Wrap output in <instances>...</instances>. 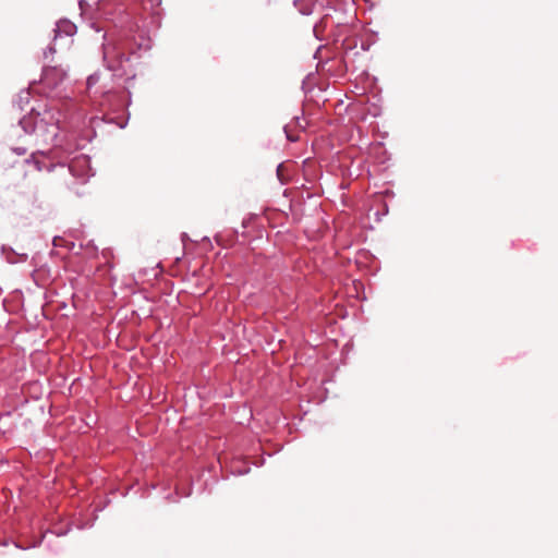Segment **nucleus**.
Segmentation results:
<instances>
[{"instance_id": "20e7f679", "label": "nucleus", "mask_w": 558, "mask_h": 558, "mask_svg": "<svg viewBox=\"0 0 558 558\" xmlns=\"http://www.w3.org/2000/svg\"><path fill=\"white\" fill-rule=\"evenodd\" d=\"M51 128H52V130H51L50 133H51L52 136H54L56 135V126L53 124H51Z\"/></svg>"}, {"instance_id": "f257e3e1", "label": "nucleus", "mask_w": 558, "mask_h": 558, "mask_svg": "<svg viewBox=\"0 0 558 558\" xmlns=\"http://www.w3.org/2000/svg\"><path fill=\"white\" fill-rule=\"evenodd\" d=\"M124 54L114 45H107L104 49V58L108 63V68L112 71L120 69Z\"/></svg>"}, {"instance_id": "f03ea898", "label": "nucleus", "mask_w": 558, "mask_h": 558, "mask_svg": "<svg viewBox=\"0 0 558 558\" xmlns=\"http://www.w3.org/2000/svg\"><path fill=\"white\" fill-rule=\"evenodd\" d=\"M66 76V71L60 66H48L43 72V82L48 86H57Z\"/></svg>"}, {"instance_id": "7ed1b4c3", "label": "nucleus", "mask_w": 558, "mask_h": 558, "mask_svg": "<svg viewBox=\"0 0 558 558\" xmlns=\"http://www.w3.org/2000/svg\"><path fill=\"white\" fill-rule=\"evenodd\" d=\"M45 118L36 119L34 122V131L35 132H41L45 129Z\"/></svg>"}]
</instances>
